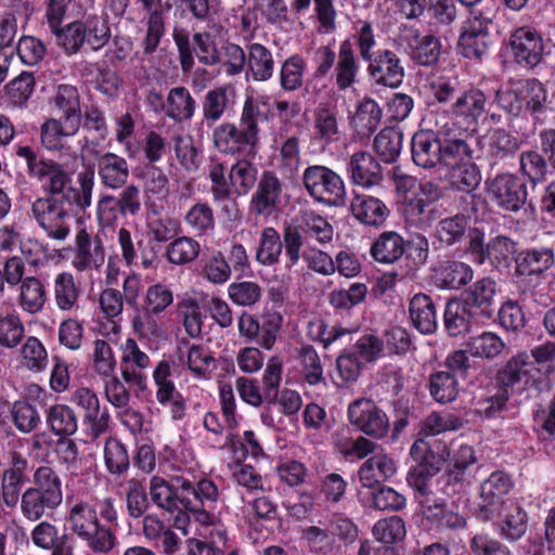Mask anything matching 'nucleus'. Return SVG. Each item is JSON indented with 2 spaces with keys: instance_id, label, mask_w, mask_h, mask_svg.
Here are the masks:
<instances>
[{
  "instance_id": "1",
  "label": "nucleus",
  "mask_w": 555,
  "mask_h": 555,
  "mask_svg": "<svg viewBox=\"0 0 555 555\" xmlns=\"http://www.w3.org/2000/svg\"><path fill=\"white\" fill-rule=\"evenodd\" d=\"M14 150L25 162L28 177L40 183L43 192L31 203V217L49 238L66 240L72 219L91 206L94 168L79 171L74 181V172L64 164L41 155L35 147L16 144Z\"/></svg>"
},
{
  "instance_id": "2",
  "label": "nucleus",
  "mask_w": 555,
  "mask_h": 555,
  "mask_svg": "<svg viewBox=\"0 0 555 555\" xmlns=\"http://www.w3.org/2000/svg\"><path fill=\"white\" fill-rule=\"evenodd\" d=\"M261 115L254 98L247 96L238 122L222 121L212 128L211 141L217 152L232 157H256L260 146Z\"/></svg>"
},
{
  "instance_id": "3",
  "label": "nucleus",
  "mask_w": 555,
  "mask_h": 555,
  "mask_svg": "<svg viewBox=\"0 0 555 555\" xmlns=\"http://www.w3.org/2000/svg\"><path fill=\"white\" fill-rule=\"evenodd\" d=\"M180 483V495L182 515L175 518V527L181 530L185 535L190 532L193 525H214L218 517L211 512L216 508L219 500V490L217 485L208 478H201L197 481H191L182 476H178Z\"/></svg>"
},
{
  "instance_id": "4",
  "label": "nucleus",
  "mask_w": 555,
  "mask_h": 555,
  "mask_svg": "<svg viewBox=\"0 0 555 555\" xmlns=\"http://www.w3.org/2000/svg\"><path fill=\"white\" fill-rule=\"evenodd\" d=\"M495 384L508 398L525 395V399H531L550 389V379L534 366L526 351L513 356L496 372Z\"/></svg>"
},
{
  "instance_id": "5",
  "label": "nucleus",
  "mask_w": 555,
  "mask_h": 555,
  "mask_svg": "<svg viewBox=\"0 0 555 555\" xmlns=\"http://www.w3.org/2000/svg\"><path fill=\"white\" fill-rule=\"evenodd\" d=\"M462 138H456L452 128L442 126L437 131L418 130L410 142L411 157L413 163L424 169H434L438 166H444L447 162L459 154V142Z\"/></svg>"
},
{
  "instance_id": "6",
  "label": "nucleus",
  "mask_w": 555,
  "mask_h": 555,
  "mask_svg": "<svg viewBox=\"0 0 555 555\" xmlns=\"http://www.w3.org/2000/svg\"><path fill=\"white\" fill-rule=\"evenodd\" d=\"M94 3L95 0H46V17L49 27L67 55L77 53L86 43V29L82 27V21H75L61 27L67 9L73 5L77 14H85L94 8Z\"/></svg>"
},
{
  "instance_id": "7",
  "label": "nucleus",
  "mask_w": 555,
  "mask_h": 555,
  "mask_svg": "<svg viewBox=\"0 0 555 555\" xmlns=\"http://www.w3.org/2000/svg\"><path fill=\"white\" fill-rule=\"evenodd\" d=\"M495 13L490 10H472L463 23L457 40L459 53L467 60L482 62L490 54L493 36L490 28Z\"/></svg>"
},
{
  "instance_id": "8",
  "label": "nucleus",
  "mask_w": 555,
  "mask_h": 555,
  "mask_svg": "<svg viewBox=\"0 0 555 555\" xmlns=\"http://www.w3.org/2000/svg\"><path fill=\"white\" fill-rule=\"evenodd\" d=\"M173 304V293L168 285L156 283L147 287L137 313L132 318V327L142 339L155 340L163 336L159 324L160 314Z\"/></svg>"
},
{
  "instance_id": "9",
  "label": "nucleus",
  "mask_w": 555,
  "mask_h": 555,
  "mask_svg": "<svg viewBox=\"0 0 555 555\" xmlns=\"http://www.w3.org/2000/svg\"><path fill=\"white\" fill-rule=\"evenodd\" d=\"M487 95L478 88L462 90L455 101L450 105L449 114L452 120L443 126L454 130L456 138L474 141V134L485 116Z\"/></svg>"
},
{
  "instance_id": "10",
  "label": "nucleus",
  "mask_w": 555,
  "mask_h": 555,
  "mask_svg": "<svg viewBox=\"0 0 555 555\" xmlns=\"http://www.w3.org/2000/svg\"><path fill=\"white\" fill-rule=\"evenodd\" d=\"M466 251L474 263L482 266L489 262L494 269L502 271L515 263L518 253L517 243L505 235H496L485 242V231L479 228L468 230Z\"/></svg>"
},
{
  "instance_id": "11",
  "label": "nucleus",
  "mask_w": 555,
  "mask_h": 555,
  "mask_svg": "<svg viewBox=\"0 0 555 555\" xmlns=\"http://www.w3.org/2000/svg\"><path fill=\"white\" fill-rule=\"evenodd\" d=\"M411 457L416 462L406 475V482L414 491V498L420 503L424 498H430V480L443 466L442 455L434 452L424 439H417L410 449Z\"/></svg>"
},
{
  "instance_id": "12",
  "label": "nucleus",
  "mask_w": 555,
  "mask_h": 555,
  "mask_svg": "<svg viewBox=\"0 0 555 555\" xmlns=\"http://www.w3.org/2000/svg\"><path fill=\"white\" fill-rule=\"evenodd\" d=\"M141 209L140 189L128 184L117 195L102 194L96 202L95 216L102 229H115L120 219L137 217Z\"/></svg>"
},
{
  "instance_id": "13",
  "label": "nucleus",
  "mask_w": 555,
  "mask_h": 555,
  "mask_svg": "<svg viewBox=\"0 0 555 555\" xmlns=\"http://www.w3.org/2000/svg\"><path fill=\"white\" fill-rule=\"evenodd\" d=\"M284 318L281 312L266 310L259 318L243 311L237 321L240 337L245 344L256 343L264 350H271L282 330Z\"/></svg>"
},
{
  "instance_id": "14",
  "label": "nucleus",
  "mask_w": 555,
  "mask_h": 555,
  "mask_svg": "<svg viewBox=\"0 0 555 555\" xmlns=\"http://www.w3.org/2000/svg\"><path fill=\"white\" fill-rule=\"evenodd\" d=\"M302 182L311 197L331 206L344 204L346 186L343 178L334 170L322 165L308 166Z\"/></svg>"
},
{
  "instance_id": "15",
  "label": "nucleus",
  "mask_w": 555,
  "mask_h": 555,
  "mask_svg": "<svg viewBox=\"0 0 555 555\" xmlns=\"http://www.w3.org/2000/svg\"><path fill=\"white\" fill-rule=\"evenodd\" d=\"M473 142L461 139L459 149L461 154L453 157L451 162H447L443 167L449 170L448 183L454 191L467 194L472 201L475 198V191L481 182V170L474 162Z\"/></svg>"
},
{
  "instance_id": "16",
  "label": "nucleus",
  "mask_w": 555,
  "mask_h": 555,
  "mask_svg": "<svg viewBox=\"0 0 555 555\" xmlns=\"http://www.w3.org/2000/svg\"><path fill=\"white\" fill-rule=\"evenodd\" d=\"M507 49L516 65L531 70L543 61L545 47L540 31L529 26H522L511 33Z\"/></svg>"
},
{
  "instance_id": "17",
  "label": "nucleus",
  "mask_w": 555,
  "mask_h": 555,
  "mask_svg": "<svg viewBox=\"0 0 555 555\" xmlns=\"http://www.w3.org/2000/svg\"><path fill=\"white\" fill-rule=\"evenodd\" d=\"M512 488L513 480L505 472L491 473L479 488L481 502L476 511L477 518L490 521L500 517Z\"/></svg>"
},
{
  "instance_id": "18",
  "label": "nucleus",
  "mask_w": 555,
  "mask_h": 555,
  "mask_svg": "<svg viewBox=\"0 0 555 555\" xmlns=\"http://www.w3.org/2000/svg\"><path fill=\"white\" fill-rule=\"evenodd\" d=\"M347 414L352 426L372 438L382 439L390 429L387 414L372 399L361 398L352 401Z\"/></svg>"
},
{
  "instance_id": "19",
  "label": "nucleus",
  "mask_w": 555,
  "mask_h": 555,
  "mask_svg": "<svg viewBox=\"0 0 555 555\" xmlns=\"http://www.w3.org/2000/svg\"><path fill=\"white\" fill-rule=\"evenodd\" d=\"M398 40L408 49L411 61L423 67H434L438 64L442 44L440 38L433 34L422 35L413 26L400 27Z\"/></svg>"
},
{
  "instance_id": "20",
  "label": "nucleus",
  "mask_w": 555,
  "mask_h": 555,
  "mask_svg": "<svg viewBox=\"0 0 555 555\" xmlns=\"http://www.w3.org/2000/svg\"><path fill=\"white\" fill-rule=\"evenodd\" d=\"M490 199L501 209L517 212L526 204L528 191L526 183L513 173H500L487 182Z\"/></svg>"
},
{
  "instance_id": "21",
  "label": "nucleus",
  "mask_w": 555,
  "mask_h": 555,
  "mask_svg": "<svg viewBox=\"0 0 555 555\" xmlns=\"http://www.w3.org/2000/svg\"><path fill=\"white\" fill-rule=\"evenodd\" d=\"M370 80L380 87L396 89L404 78V67L399 55L389 49H377L371 61H364Z\"/></svg>"
},
{
  "instance_id": "22",
  "label": "nucleus",
  "mask_w": 555,
  "mask_h": 555,
  "mask_svg": "<svg viewBox=\"0 0 555 555\" xmlns=\"http://www.w3.org/2000/svg\"><path fill=\"white\" fill-rule=\"evenodd\" d=\"M283 184L273 170H263L251 194L249 208L257 216L269 217L282 203Z\"/></svg>"
},
{
  "instance_id": "23",
  "label": "nucleus",
  "mask_w": 555,
  "mask_h": 555,
  "mask_svg": "<svg viewBox=\"0 0 555 555\" xmlns=\"http://www.w3.org/2000/svg\"><path fill=\"white\" fill-rule=\"evenodd\" d=\"M7 461L1 474L2 499L8 507L13 508L20 501L23 486L30 481L29 463L17 451L9 452Z\"/></svg>"
},
{
  "instance_id": "24",
  "label": "nucleus",
  "mask_w": 555,
  "mask_h": 555,
  "mask_svg": "<svg viewBox=\"0 0 555 555\" xmlns=\"http://www.w3.org/2000/svg\"><path fill=\"white\" fill-rule=\"evenodd\" d=\"M423 518L434 528L463 529L466 527V518L460 514L459 506L454 502H447L442 498H424L420 503Z\"/></svg>"
},
{
  "instance_id": "25",
  "label": "nucleus",
  "mask_w": 555,
  "mask_h": 555,
  "mask_svg": "<svg viewBox=\"0 0 555 555\" xmlns=\"http://www.w3.org/2000/svg\"><path fill=\"white\" fill-rule=\"evenodd\" d=\"M496 281L483 276L466 287L460 297L486 323L493 320L496 313Z\"/></svg>"
},
{
  "instance_id": "26",
  "label": "nucleus",
  "mask_w": 555,
  "mask_h": 555,
  "mask_svg": "<svg viewBox=\"0 0 555 555\" xmlns=\"http://www.w3.org/2000/svg\"><path fill=\"white\" fill-rule=\"evenodd\" d=\"M94 164L86 168H94L101 184L111 190H119L127 186L130 177V168L127 159L113 152L95 151Z\"/></svg>"
},
{
  "instance_id": "27",
  "label": "nucleus",
  "mask_w": 555,
  "mask_h": 555,
  "mask_svg": "<svg viewBox=\"0 0 555 555\" xmlns=\"http://www.w3.org/2000/svg\"><path fill=\"white\" fill-rule=\"evenodd\" d=\"M83 411V422L88 424L94 436L108 429L111 415L106 406L101 408L98 395L90 388H77L70 398Z\"/></svg>"
},
{
  "instance_id": "28",
  "label": "nucleus",
  "mask_w": 555,
  "mask_h": 555,
  "mask_svg": "<svg viewBox=\"0 0 555 555\" xmlns=\"http://www.w3.org/2000/svg\"><path fill=\"white\" fill-rule=\"evenodd\" d=\"M195 534L198 538H189L186 547L189 555H222L227 546L228 533L219 520L214 525H195Z\"/></svg>"
},
{
  "instance_id": "29",
  "label": "nucleus",
  "mask_w": 555,
  "mask_h": 555,
  "mask_svg": "<svg viewBox=\"0 0 555 555\" xmlns=\"http://www.w3.org/2000/svg\"><path fill=\"white\" fill-rule=\"evenodd\" d=\"M343 134L337 106L320 104L313 111L312 139L323 146H328L339 142Z\"/></svg>"
},
{
  "instance_id": "30",
  "label": "nucleus",
  "mask_w": 555,
  "mask_h": 555,
  "mask_svg": "<svg viewBox=\"0 0 555 555\" xmlns=\"http://www.w3.org/2000/svg\"><path fill=\"white\" fill-rule=\"evenodd\" d=\"M525 116L530 115L534 121H541L548 107V90L545 83L535 77L516 82Z\"/></svg>"
},
{
  "instance_id": "31",
  "label": "nucleus",
  "mask_w": 555,
  "mask_h": 555,
  "mask_svg": "<svg viewBox=\"0 0 555 555\" xmlns=\"http://www.w3.org/2000/svg\"><path fill=\"white\" fill-rule=\"evenodd\" d=\"M473 278V268L468 263L455 259L439 261L433 269L435 285L440 289H461L468 285Z\"/></svg>"
},
{
  "instance_id": "32",
  "label": "nucleus",
  "mask_w": 555,
  "mask_h": 555,
  "mask_svg": "<svg viewBox=\"0 0 555 555\" xmlns=\"http://www.w3.org/2000/svg\"><path fill=\"white\" fill-rule=\"evenodd\" d=\"M347 173L351 183L371 188L383 180L382 167L376 158L369 152L353 153L347 163Z\"/></svg>"
},
{
  "instance_id": "33",
  "label": "nucleus",
  "mask_w": 555,
  "mask_h": 555,
  "mask_svg": "<svg viewBox=\"0 0 555 555\" xmlns=\"http://www.w3.org/2000/svg\"><path fill=\"white\" fill-rule=\"evenodd\" d=\"M555 261L552 248L541 246L518 250L515 258L514 276H539L547 271Z\"/></svg>"
},
{
  "instance_id": "34",
  "label": "nucleus",
  "mask_w": 555,
  "mask_h": 555,
  "mask_svg": "<svg viewBox=\"0 0 555 555\" xmlns=\"http://www.w3.org/2000/svg\"><path fill=\"white\" fill-rule=\"evenodd\" d=\"M118 494L126 504L127 515L132 519L143 517L151 505L146 478L131 477L125 479L118 485Z\"/></svg>"
},
{
  "instance_id": "35",
  "label": "nucleus",
  "mask_w": 555,
  "mask_h": 555,
  "mask_svg": "<svg viewBox=\"0 0 555 555\" xmlns=\"http://www.w3.org/2000/svg\"><path fill=\"white\" fill-rule=\"evenodd\" d=\"M180 483L178 476L170 480L160 476H153L149 481L151 504L167 513L182 515Z\"/></svg>"
},
{
  "instance_id": "36",
  "label": "nucleus",
  "mask_w": 555,
  "mask_h": 555,
  "mask_svg": "<svg viewBox=\"0 0 555 555\" xmlns=\"http://www.w3.org/2000/svg\"><path fill=\"white\" fill-rule=\"evenodd\" d=\"M397 473L395 460L386 453H376L365 460L358 470L361 486L375 489Z\"/></svg>"
},
{
  "instance_id": "37",
  "label": "nucleus",
  "mask_w": 555,
  "mask_h": 555,
  "mask_svg": "<svg viewBox=\"0 0 555 555\" xmlns=\"http://www.w3.org/2000/svg\"><path fill=\"white\" fill-rule=\"evenodd\" d=\"M443 323L448 335L456 337L468 333L474 325L483 322L466 306L461 297H456L447 301L443 312Z\"/></svg>"
},
{
  "instance_id": "38",
  "label": "nucleus",
  "mask_w": 555,
  "mask_h": 555,
  "mask_svg": "<svg viewBox=\"0 0 555 555\" xmlns=\"http://www.w3.org/2000/svg\"><path fill=\"white\" fill-rule=\"evenodd\" d=\"M520 140L503 128L493 130L482 146L483 155L491 167L513 158L520 149Z\"/></svg>"
},
{
  "instance_id": "39",
  "label": "nucleus",
  "mask_w": 555,
  "mask_h": 555,
  "mask_svg": "<svg viewBox=\"0 0 555 555\" xmlns=\"http://www.w3.org/2000/svg\"><path fill=\"white\" fill-rule=\"evenodd\" d=\"M359 63L349 39L339 43L338 57L333 67L331 78L334 80L338 91H346L357 82L359 74Z\"/></svg>"
},
{
  "instance_id": "40",
  "label": "nucleus",
  "mask_w": 555,
  "mask_h": 555,
  "mask_svg": "<svg viewBox=\"0 0 555 555\" xmlns=\"http://www.w3.org/2000/svg\"><path fill=\"white\" fill-rule=\"evenodd\" d=\"M50 104L52 108L57 112V118L81 128L82 112L80 94L75 86L68 83L59 85Z\"/></svg>"
},
{
  "instance_id": "41",
  "label": "nucleus",
  "mask_w": 555,
  "mask_h": 555,
  "mask_svg": "<svg viewBox=\"0 0 555 555\" xmlns=\"http://www.w3.org/2000/svg\"><path fill=\"white\" fill-rule=\"evenodd\" d=\"M350 210L359 222L375 228L383 225L390 214L382 199L367 194H356Z\"/></svg>"
},
{
  "instance_id": "42",
  "label": "nucleus",
  "mask_w": 555,
  "mask_h": 555,
  "mask_svg": "<svg viewBox=\"0 0 555 555\" xmlns=\"http://www.w3.org/2000/svg\"><path fill=\"white\" fill-rule=\"evenodd\" d=\"M75 267L82 271L99 269L104 263V247L99 236L92 237L87 230L81 229L76 235Z\"/></svg>"
},
{
  "instance_id": "43",
  "label": "nucleus",
  "mask_w": 555,
  "mask_h": 555,
  "mask_svg": "<svg viewBox=\"0 0 555 555\" xmlns=\"http://www.w3.org/2000/svg\"><path fill=\"white\" fill-rule=\"evenodd\" d=\"M80 127H76L66 120L57 117H50L40 126L41 145L49 152H62L65 146V139L76 135Z\"/></svg>"
},
{
  "instance_id": "44",
  "label": "nucleus",
  "mask_w": 555,
  "mask_h": 555,
  "mask_svg": "<svg viewBox=\"0 0 555 555\" xmlns=\"http://www.w3.org/2000/svg\"><path fill=\"white\" fill-rule=\"evenodd\" d=\"M409 312L413 326L422 334H433L438 326L437 310L433 298L418 293L409 304Z\"/></svg>"
},
{
  "instance_id": "45",
  "label": "nucleus",
  "mask_w": 555,
  "mask_h": 555,
  "mask_svg": "<svg viewBox=\"0 0 555 555\" xmlns=\"http://www.w3.org/2000/svg\"><path fill=\"white\" fill-rule=\"evenodd\" d=\"M404 250V238L398 232L385 231L374 240L370 254L378 263L392 264L402 258Z\"/></svg>"
},
{
  "instance_id": "46",
  "label": "nucleus",
  "mask_w": 555,
  "mask_h": 555,
  "mask_svg": "<svg viewBox=\"0 0 555 555\" xmlns=\"http://www.w3.org/2000/svg\"><path fill=\"white\" fill-rule=\"evenodd\" d=\"M382 116L379 104L371 98H364L358 104L350 125L360 140L367 139L377 130Z\"/></svg>"
},
{
  "instance_id": "47",
  "label": "nucleus",
  "mask_w": 555,
  "mask_h": 555,
  "mask_svg": "<svg viewBox=\"0 0 555 555\" xmlns=\"http://www.w3.org/2000/svg\"><path fill=\"white\" fill-rule=\"evenodd\" d=\"M234 89L230 85L215 87L206 92L202 102L203 120L208 127L219 121L230 107Z\"/></svg>"
},
{
  "instance_id": "48",
  "label": "nucleus",
  "mask_w": 555,
  "mask_h": 555,
  "mask_svg": "<svg viewBox=\"0 0 555 555\" xmlns=\"http://www.w3.org/2000/svg\"><path fill=\"white\" fill-rule=\"evenodd\" d=\"M528 513L519 505L513 506L493 522L494 531L508 543L518 542L528 530Z\"/></svg>"
},
{
  "instance_id": "49",
  "label": "nucleus",
  "mask_w": 555,
  "mask_h": 555,
  "mask_svg": "<svg viewBox=\"0 0 555 555\" xmlns=\"http://www.w3.org/2000/svg\"><path fill=\"white\" fill-rule=\"evenodd\" d=\"M21 513L29 521H37L43 516L50 517L62 502L48 498L44 493L26 489L20 495Z\"/></svg>"
},
{
  "instance_id": "50",
  "label": "nucleus",
  "mask_w": 555,
  "mask_h": 555,
  "mask_svg": "<svg viewBox=\"0 0 555 555\" xmlns=\"http://www.w3.org/2000/svg\"><path fill=\"white\" fill-rule=\"evenodd\" d=\"M164 109L170 119L176 122H184L194 116L196 102L188 88L178 86L169 90Z\"/></svg>"
},
{
  "instance_id": "51",
  "label": "nucleus",
  "mask_w": 555,
  "mask_h": 555,
  "mask_svg": "<svg viewBox=\"0 0 555 555\" xmlns=\"http://www.w3.org/2000/svg\"><path fill=\"white\" fill-rule=\"evenodd\" d=\"M255 157H237L229 169V180L237 196L247 195L259 180L258 168L251 162Z\"/></svg>"
},
{
  "instance_id": "52",
  "label": "nucleus",
  "mask_w": 555,
  "mask_h": 555,
  "mask_svg": "<svg viewBox=\"0 0 555 555\" xmlns=\"http://www.w3.org/2000/svg\"><path fill=\"white\" fill-rule=\"evenodd\" d=\"M401 206L406 223L418 230L426 231L433 225V222L436 219L435 209L428 199L420 196V194L411 198L405 197L404 202L401 203Z\"/></svg>"
},
{
  "instance_id": "53",
  "label": "nucleus",
  "mask_w": 555,
  "mask_h": 555,
  "mask_svg": "<svg viewBox=\"0 0 555 555\" xmlns=\"http://www.w3.org/2000/svg\"><path fill=\"white\" fill-rule=\"evenodd\" d=\"M247 48V73H250L256 81L269 80L274 72V60L271 51L258 42L250 43Z\"/></svg>"
},
{
  "instance_id": "54",
  "label": "nucleus",
  "mask_w": 555,
  "mask_h": 555,
  "mask_svg": "<svg viewBox=\"0 0 555 555\" xmlns=\"http://www.w3.org/2000/svg\"><path fill=\"white\" fill-rule=\"evenodd\" d=\"M427 389L430 397L440 404L453 402L460 392L459 380L452 373L436 371L429 375Z\"/></svg>"
},
{
  "instance_id": "55",
  "label": "nucleus",
  "mask_w": 555,
  "mask_h": 555,
  "mask_svg": "<svg viewBox=\"0 0 555 555\" xmlns=\"http://www.w3.org/2000/svg\"><path fill=\"white\" fill-rule=\"evenodd\" d=\"M103 457L106 470L115 477L125 476L130 469V456L127 447L118 438L109 437L106 439Z\"/></svg>"
},
{
  "instance_id": "56",
  "label": "nucleus",
  "mask_w": 555,
  "mask_h": 555,
  "mask_svg": "<svg viewBox=\"0 0 555 555\" xmlns=\"http://www.w3.org/2000/svg\"><path fill=\"white\" fill-rule=\"evenodd\" d=\"M81 294L74 276L69 272H61L54 280V298L61 311H72L79 308L78 300Z\"/></svg>"
},
{
  "instance_id": "57",
  "label": "nucleus",
  "mask_w": 555,
  "mask_h": 555,
  "mask_svg": "<svg viewBox=\"0 0 555 555\" xmlns=\"http://www.w3.org/2000/svg\"><path fill=\"white\" fill-rule=\"evenodd\" d=\"M46 421L51 431L59 437L73 436L78 429L75 411L66 404H54L47 410Z\"/></svg>"
},
{
  "instance_id": "58",
  "label": "nucleus",
  "mask_w": 555,
  "mask_h": 555,
  "mask_svg": "<svg viewBox=\"0 0 555 555\" xmlns=\"http://www.w3.org/2000/svg\"><path fill=\"white\" fill-rule=\"evenodd\" d=\"M403 144V133L395 127H386L374 139V151L382 162H397Z\"/></svg>"
},
{
  "instance_id": "59",
  "label": "nucleus",
  "mask_w": 555,
  "mask_h": 555,
  "mask_svg": "<svg viewBox=\"0 0 555 555\" xmlns=\"http://www.w3.org/2000/svg\"><path fill=\"white\" fill-rule=\"evenodd\" d=\"M302 380L310 386L324 383L323 366L318 351L312 345L304 344L297 349Z\"/></svg>"
},
{
  "instance_id": "60",
  "label": "nucleus",
  "mask_w": 555,
  "mask_h": 555,
  "mask_svg": "<svg viewBox=\"0 0 555 555\" xmlns=\"http://www.w3.org/2000/svg\"><path fill=\"white\" fill-rule=\"evenodd\" d=\"M283 243L279 232L272 227H266L260 234L259 246L256 250V261L266 267L280 262Z\"/></svg>"
},
{
  "instance_id": "61",
  "label": "nucleus",
  "mask_w": 555,
  "mask_h": 555,
  "mask_svg": "<svg viewBox=\"0 0 555 555\" xmlns=\"http://www.w3.org/2000/svg\"><path fill=\"white\" fill-rule=\"evenodd\" d=\"M293 227L300 230L299 233L302 238L304 236L314 238L321 244L328 243L333 238V227L325 218L313 211L305 212L297 219V224Z\"/></svg>"
},
{
  "instance_id": "62",
  "label": "nucleus",
  "mask_w": 555,
  "mask_h": 555,
  "mask_svg": "<svg viewBox=\"0 0 555 555\" xmlns=\"http://www.w3.org/2000/svg\"><path fill=\"white\" fill-rule=\"evenodd\" d=\"M47 291L42 282L35 276H27L22 281L20 306L28 313L41 311L47 302Z\"/></svg>"
},
{
  "instance_id": "63",
  "label": "nucleus",
  "mask_w": 555,
  "mask_h": 555,
  "mask_svg": "<svg viewBox=\"0 0 555 555\" xmlns=\"http://www.w3.org/2000/svg\"><path fill=\"white\" fill-rule=\"evenodd\" d=\"M28 489L44 493L48 498L63 501L62 480L54 468L42 465L33 473L31 486Z\"/></svg>"
},
{
  "instance_id": "64",
  "label": "nucleus",
  "mask_w": 555,
  "mask_h": 555,
  "mask_svg": "<svg viewBox=\"0 0 555 555\" xmlns=\"http://www.w3.org/2000/svg\"><path fill=\"white\" fill-rule=\"evenodd\" d=\"M468 218L464 215H455L440 220L436 227L435 236L446 246L460 243L465 236L468 228Z\"/></svg>"
}]
</instances>
